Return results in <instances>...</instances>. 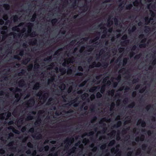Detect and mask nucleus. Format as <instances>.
Instances as JSON below:
<instances>
[{
    "label": "nucleus",
    "mask_w": 156,
    "mask_h": 156,
    "mask_svg": "<svg viewBox=\"0 0 156 156\" xmlns=\"http://www.w3.org/2000/svg\"><path fill=\"white\" fill-rule=\"evenodd\" d=\"M114 21L115 22V24L116 25H118V19L116 18L114 19Z\"/></svg>",
    "instance_id": "052dcab7"
},
{
    "label": "nucleus",
    "mask_w": 156,
    "mask_h": 156,
    "mask_svg": "<svg viewBox=\"0 0 156 156\" xmlns=\"http://www.w3.org/2000/svg\"><path fill=\"white\" fill-rule=\"evenodd\" d=\"M115 105V104L114 103L112 102V103L111 105V107L110 108V111H112L113 110V108H114Z\"/></svg>",
    "instance_id": "8fccbe9b"
},
{
    "label": "nucleus",
    "mask_w": 156,
    "mask_h": 156,
    "mask_svg": "<svg viewBox=\"0 0 156 156\" xmlns=\"http://www.w3.org/2000/svg\"><path fill=\"white\" fill-rule=\"evenodd\" d=\"M86 49L87 50L88 52L92 51L94 49V46L93 45H88L86 47Z\"/></svg>",
    "instance_id": "a211bd4d"
},
{
    "label": "nucleus",
    "mask_w": 156,
    "mask_h": 156,
    "mask_svg": "<svg viewBox=\"0 0 156 156\" xmlns=\"http://www.w3.org/2000/svg\"><path fill=\"white\" fill-rule=\"evenodd\" d=\"M8 18V16L7 14H5L3 17V19L5 20H6Z\"/></svg>",
    "instance_id": "4d7b16f0"
},
{
    "label": "nucleus",
    "mask_w": 156,
    "mask_h": 156,
    "mask_svg": "<svg viewBox=\"0 0 156 156\" xmlns=\"http://www.w3.org/2000/svg\"><path fill=\"white\" fill-rule=\"evenodd\" d=\"M94 134V132L93 131H90L88 133H85L84 135H83L82 136V138L84 136H89L93 135Z\"/></svg>",
    "instance_id": "393cba45"
},
{
    "label": "nucleus",
    "mask_w": 156,
    "mask_h": 156,
    "mask_svg": "<svg viewBox=\"0 0 156 156\" xmlns=\"http://www.w3.org/2000/svg\"><path fill=\"white\" fill-rule=\"evenodd\" d=\"M9 90L10 91L13 92H19L21 90L18 87H16V89L13 87H11L9 88Z\"/></svg>",
    "instance_id": "dca6fc26"
},
{
    "label": "nucleus",
    "mask_w": 156,
    "mask_h": 156,
    "mask_svg": "<svg viewBox=\"0 0 156 156\" xmlns=\"http://www.w3.org/2000/svg\"><path fill=\"white\" fill-rule=\"evenodd\" d=\"M30 58H27L24 60H23L22 63L24 65H26L30 60Z\"/></svg>",
    "instance_id": "aec40b11"
},
{
    "label": "nucleus",
    "mask_w": 156,
    "mask_h": 156,
    "mask_svg": "<svg viewBox=\"0 0 156 156\" xmlns=\"http://www.w3.org/2000/svg\"><path fill=\"white\" fill-rule=\"evenodd\" d=\"M141 56V54L139 53L135 55V56L134 57V59L135 60H137L139 59Z\"/></svg>",
    "instance_id": "4c0bfd02"
},
{
    "label": "nucleus",
    "mask_w": 156,
    "mask_h": 156,
    "mask_svg": "<svg viewBox=\"0 0 156 156\" xmlns=\"http://www.w3.org/2000/svg\"><path fill=\"white\" fill-rule=\"evenodd\" d=\"M33 65L32 64L29 65L27 66V70L28 71H30L32 70L33 68Z\"/></svg>",
    "instance_id": "49530a36"
},
{
    "label": "nucleus",
    "mask_w": 156,
    "mask_h": 156,
    "mask_svg": "<svg viewBox=\"0 0 156 156\" xmlns=\"http://www.w3.org/2000/svg\"><path fill=\"white\" fill-rule=\"evenodd\" d=\"M141 123V126L142 127H144L146 126V123L145 121L142 120L141 119H140L138 120L137 123V125H139Z\"/></svg>",
    "instance_id": "6e6552de"
},
{
    "label": "nucleus",
    "mask_w": 156,
    "mask_h": 156,
    "mask_svg": "<svg viewBox=\"0 0 156 156\" xmlns=\"http://www.w3.org/2000/svg\"><path fill=\"white\" fill-rule=\"evenodd\" d=\"M33 119V116L30 114H29L27 118V120H31Z\"/></svg>",
    "instance_id": "c03bdc74"
},
{
    "label": "nucleus",
    "mask_w": 156,
    "mask_h": 156,
    "mask_svg": "<svg viewBox=\"0 0 156 156\" xmlns=\"http://www.w3.org/2000/svg\"><path fill=\"white\" fill-rule=\"evenodd\" d=\"M136 29V25H133L131 29H129L128 30L129 34H131L132 32L134 31Z\"/></svg>",
    "instance_id": "4468645a"
},
{
    "label": "nucleus",
    "mask_w": 156,
    "mask_h": 156,
    "mask_svg": "<svg viewBox=\"0 0 156 156\" xmlns=\"http://www.w3.org/2000/svg\"><path fill=\"white\" fill-rule=\"evenodd\" d=\"M35 104V101L33 98H31L29 99L26 102V105L30 107L33 106Z\"/></svg>",
    "instance_id": "20e7f679"
},
{
    "label": "nucleus",
    "mask_w": 156,
    "mask_h": 156,
    "mask_svg": "<svg viewBox=\"0 0 156 156\" xmlns=\"http://www.w3.org/2000/svg\"><path fill=\"white\" fill-rule=\"evenodd\" d=\"M113 21L112 20H111L108 22L107 23V26L108 27H110L113 24Z\"/></svg>",
    "instance_id": "a18cd8bd"
},
{
    "label": "nucleus",
    "mask_w": 156,
    "mask_h": 156,
    "mask_svg": "<svg viewBox=\"0 0 156 156\" xmlns=\"http://www.w3.org/2000/svg\"><path fill=\"white\" fill-rule=\"evenodd\" d=\"M88 8V5L86 4L84 5L83 6L81 7V9L84 12H86Z\"/></svg>",
    "instance_id": "4be33fe9"
},
{
    "label": "nucleus",
    "mask_w": 156,
    "mask_h": 156,
    "mask_svg": "<svg viewBox=\"0 0 156 156\" xmlns=\"http://www.w3.org/2000/svg\"><path fill=\"white\" fill-rule=\"evenodd\" d=\"M36 18V15L35 14H34L33 15L32 18L30 19V21L32 22H34V21Z\"/></svg>",
    "instance_id": "ea45409f"
},
{
    "label": "nucleus",
    "mask_w": 156,
    "mask_h": 156,
    "mask_svg": "<svg viewBox=\"0 0 156 156\" xmlns=\"http://www.w3.org/2000/svg\"><path fill=\"white\" fill-rule=\"evenodd\" d=\"M102 96L101 94L99 92H98L96 94V97L97 98H101Z\"/></svg>",
    "instance_id": "09e8293b"
},
{
    "label": "nucleus",
    "mask_w": 156,
    "mask_h": 156,
    "mask_svg": "<svg viewBox=\"0 0 156 156\" xmlns=\"http://www.w3.org/2000/svg\"><path fill=\"white\" fill-rule=\"evenodd\" d=\"M106 144H103L100 147V149L103 150L105 149L106 147Z\"/></svg>",
    "instance_id": "338daca9"
},
{
    "label": "nucleus",
    "mask_w": 156,
    "mask_h": 156,
    "mask_svg": "<svg viewBox=\"0 0 156 156\" xmlns=\"http://www.w3.org/2000/svg\"><path fill=\"white\" fill-rule=\"evenodd\" d=\"M128 38L127 35L126 34H124L121 38V39L124 40L123 41H121L120 44L122 46H124L126 44H127L129 43V41L128 40H126Z\"/></svg>",
    "instance_id": "f03ea898"
},
{
    "label": "nucleus",
    "mask_w": 156,
    "mask_h": 156,
    "mask_svg": "<svg viewBox=\"0 0 156 156\" xmlns=\"http://www.w3.org/2000/svg\"><path fill=\"white\" fill-rule=\"evenodd\" d=\"M144 32L146 33H148L150 30V28L149 26H145L144 27Z\"/></svg>",
    "instance_id": "72a5a7b5"
},
{
    "label": "nucleus",
    "mask_w": 156,
    "mask_h": 156,
    "mask_svg": "<svg viewBox=\"0 0 156 156\" xmlns=\"http://www.w3.org/2000/svg\"><path fill=\"white\" fill-rule=\"evenodd\" d=\"M146 46V43H143L140 44L139 45V47L140 48H145Z\"/></svg>",
    "instance_id": "de8ad7c7"
},
{
    "label": "nucleus",
    "mask_w": 156,
    "mask_h": 156,
    "mask_svg": "<svg viewBox=\"0 0 156 156\" xmlns=\"http://www.w3.org/2000/svg\"><path fill=\"white\" fill-rule=\"evenodd\" d=\"M87 81H84L81 83L79 85V87H83L86 84Z\"/></svg>",
    "instance_id": "3c124183"
},
{
    "label": "nucleus",
    "mask_w": 156,
    "mask_h": 156,
    "mask_svg": "<svg viewBox=\"0 0 156 156\" xmlns=\"http://www.w3.org/2000/svg\"><path fill=\"white\" fill-rule=\"evenodd\" d=\"M39 65L38 64H35L34 65V70H37V69L39 68Z\"/></svg>",
    "instance_id": "5fc2aeb1"
},
{
    "label": "nucleus",
    "mask_w": 156,
    "mask_h": 156,
    "mask_svg": "<svg viewBox=\"0 0 156 156\" xmlns=\"http://www.w3.org/2000/svg\"><path fill=\"white\" fill-rule=\"evenodd\" d=\"M40 87V83L39 82H37L34 85L33 89L35 90H38Z\"/></svg>",
    "instance_id": "f3484780"
},
{
    "label": "nucleus",
    "mask_w": 156,
    "mask_h": 156,
    "mask_svg": "<svg viewBox=\"0 0 156 156\" xmlns=\"http://www.w3.org/2000/svg\"><path fill=\"white\" fill-rule=\"evenodd\" d=\"M13 21L14 22H18V16L17 15H15L13 16Z\"/></svg>",
    "instance_id": "473e14b6"
},
{
    "label": "nucleus",
    "mask_w": 156,
    "mask_h": 156,
    "mask_svg": "<svg viewBox=\"0 0 156 156\" xmlns=\"http://www.w3.org/2000/svg\"><path fill=\"white\" fill-rule=\"evenodd\" d=\"M141 153V150L140 149H138L136 153V155L140 154Z\"/></svg>",
    "instance_id": "69168bd1"
},
{
    "label": "nucleus",
    "mask_w": 156,
    "mask_h": 156,
    "mask_svg": "<svg viewBox=\"0 0 156 156\" xmlns=\"http://www.w3.org/2000/svg\"><path fill=\"white\" fill-rule=\"evenodd\" d=\"M8 129L9 130H12L13 132L16 134H19L20 132L17 130L15 129L12 126H10L8 127Z\"/></svg>",
    "instance_id": "9d476101"
},
{
    "label": "nucleus",
    "mask_w": 156,
    "mask_h": 156,
    "mask_svg": "<svg viewBox=\"0 0 156 156\" xmlns=\"http://www.w3.org/2000/svg\"><path fill=\"white\" fill-rule=\"evenodd\" d=\"M76 149V147H73L69 151V152H70V154L74 153Z\"/></svg>",
    "instance_id": "b1692460"
},
{
    "label": "nucleus",
    "mask_w": 156,
    "mask_h": 156,
    "mask_svg": "<svg viewBox=\"0 0 156 156\" xmlns=\"http://www.w3.org/2000/svg\"><path fill=\"white\" fill-rule=\"evenodd\" d=\"M101 29H105V30H104V32H103L105 34H103L101 36V38H104L106 36V34L107 33V29L105 27H104V26H103V27H101Z\"/></svg>",
    "instance_id": "2eb2a0df"
},
{
    "label": "nucleus",
    "mask_w": 156,
    "mask_h": 156,
    "mask_svg": "<svg viewBox=\"0 0 156 156\" xmlns=\"http://www.w3.org/2000/svg\"><path fill=\"white\" fill-rule=\"evenodd\" d=\"M41 119L40 118H38L34 123V125L35 126L39 125L41 122Z\"/></svg>",
    "instance_id": "5701e85b"
},
{
    "label": "nucleus",
    "mask_w": 156,
    "mask_h": 156,
    "mask_svg": "<svg viewBox=\"0 0 156 156\" xmlns=\"http://www.w3.org/2000/svg\"><path fill=\"white\" fill-rule=\"evenodd\" d=\"M58 19L56 18H54L52 20L51 22L53 25H54L57 22Z\"/></svg>",
    "instance_id": "e433bc0d"
},
{
    "label": "nucleus",
    "mask_w": 156,
    "mask_h": 156,
    "mask_svg": "<svg viewBox=\"0 0 156 156\" xmlns=\"http://www.w3.org/2000/svg\"><path fill=\"white\" fill-rule=\"evenodd\" d=\"M105 90V85H102L101 88L100 92L101 93L103 94Z\"/></svg>",
    "instance_id": "c85d7f7f"
},
{
    "label": "nucleus",
    "mask_w": 156,
    "mask_h": 156,
    "mask_svg": "<svg viewBox=\"0 0 156 156\" xmlns=\"http://www.w3.org/2000/svg\"><path fill=\"white\" fill-rule=\"evenodd\" d=\"M135 103L134 102H133L128 105V107L130 108H132L135 106Z\"/></svg>",
    "instance_id": "79ce46f5"
},
{
    "label": "nucleus",
    "mask_w": 156,
    "mask_h": 156,
    "mask_svg": "<svg viewBox=\"0 0 156 156\" xmlns=\"http://www.w3.org/2000/svg\"><path fill=\"white\" fill-rule=\"evenodd\" d=\"M145 36L144 34H140L139 36V38L140 39H141L144 38Z\"/></svg>",
    "instance_id": "774afa93"
},
{
    "label": "nucleus",
    "mask_w": 156,
    "mask_h": 156,
    "mask_svg": "<svg viewBox=\"0 0 156 156\" xmlns=\"http://www.w3.org/2000/svg\"><path fill=\"white\" fill-rule=\"evenodd\" d=\"M133 5L131 4H129L126 6V8L127 10H130L133 7Z\"/></svg>",
    "instance_id": "2f4dec72"
},
{
    "label": "nucleus",
    "mask_w": 156,
    "mask_h": 156,
    "mask_svg": "<svg viewBox=\"0 0 156 156\" xmlns=\"http://www.w3.org/2000/svg\"><path fill=\"white\" fill-rule=\"evenodd\" d=\"M37 40L35 38H34L30 41V44H32L33 45H35L37 43Z\"/></svg>",
    "instance_id": "cd10ccee"
},
{
    "label": "nucleus",
    "mask_w": 156,
    "mask_h": 156,
    "mask_svg": "<svg viewBox=\"0 0 156 156\" xmlns=\"http://www.w3.org/2000/svg\"><path fill=\"white\" fill-rule=\"evenodd\" d=\"M54 80H55L54 77H51L50 79H48V84H49L50 83H52Z\"/></svg>",
    "instance_id": "c756f323"
},
{
    "label": "nucleus",
    "mask_w": 156,
    "mask_h": 156,
    "mask_svg": "<svg viewBox=\"0 0 156 156\" xmlns=\"http://www.w3.org/2000/svg\"><path fill=\"white\" fill-rule=\"evenodd\" d=\"M101 66V63L100 62H98L97 63L94 62L93 63L89 66V67L90 68H93L94 67H99Z\"/></svg>",
    "instance_id": "39448f33"
},
{
    "label": "nucleus",
    "mask_w": 156,
    "mask_h": 156,
    "mask_svg": "<svg viewBox=\"0 0 156 156\" xmlns=\"http://www.w3.org/2000/svg\"><path fill=\"white\" fill-rule=\"evenodd\" d=\"M48 94L47 93H44L42 96L41 99H42L44 101H45L47 98Z\"/></svg>",
    "instance_id": "bb28decb"
},
{
    "label": "nucleus",
    "mask_w": 156,
    "mask_h": 156,
    "mask_svg": "<svg viewBox=\"0 0 156 156\" xmlns=\"http://www.w3.org/2000/svg\"><path fill=\"white\" fill-rule=\"evenodd\" d=\"M18 86L19 87H23L25 85V81L23 79H22L19 80L18 82Z\"/></svg>",
    "instance_id": "0eeeda50"
},
{
    "label": "nucleus",
    "mask_w": 156,
    "mask_h": 156,
    "mask_svg": "<svg viewBox=\"0 0 156 156\" xmlns=\"http://www.w3.org/2000/svg\"><path fill=\"white\" fill-rule=\"evenodd\" d=\"M147 147V144H143L142 145V148L143 150H145Z\"/></svg>",
    "instance_id": "bf43d9fd"
},
{
    "label": "nucleus",
    "mask_w": 156,
    "mask_h": 156,
    "mask_svg": "<svg viewBox=\"0 0 156 156\" xmlns=\"http://www.w3.org/2000/svg\"><path fill=\"white\" fill-rule=\"evenodd\" d=\"M32 136L34 138L36 139H41L42 138V135L40 134H39L37 136H36V134L33 135H32Z\"/></svg>",
    "instance_id": "6ab92c4d"
},
{
    "label": "nucleus",
    "mask_w": 156,
    "mask_h": 156,
    "mask_svg": "<svg viewBox=\"0 0 156 156\" xmlns=\"http://www.w3.org/2000/svg\"><path fill=\"white\" fill-rule=\"evenodd\" d=\"M122 124V123L121 121H119L117 122L116 124L114 125L113 127H114L118 128L121 126Z\"/></svg>",
    "instance_id": "412c9836"
},
{
    "label": "nucleus",
    "mask_w": 156,
    "mask_h": 156,
    "mask_svg": "<svg viewBox=\"0 0 156 156\" xmlns=\"http://www.w3.org/2000/svg\"><path fill=\"white\" fill-rule=\"evenodd\" d=\"M97 35L98 36L94 38L93 40H90V42L91 43H93L99 39L100 35V33L99 32H97Z\"/></svg>",
    "instance_id": "423d86ee"
},
{
    "label": "nucleus",
    "mask_w": 156,
    "mask_h": 156,
    "mask_svg": "<svg viewBox=\"0 0 156 156\" xmlns=\"http://www.w3.org/2000/svg\"><path fill=\"white\" fill-rule=\"evenodd\" d=\"M145 138V136L144 135H142L140 137H137L136 138L135 140L136 142H138L140 140L141 141H143Z\"/></svg>",
    "instance_id": "f8f14e48"
},
{
    "label": "nucleus",
    "mask_w": 156,
    "mask_h": 156,
    "mask_svg": "<svg viewBox=\"0 0 156 156\" xmlns=\"http://www.w3.org/2000/svg\"><path fill=\"white\" fill-rule=\"evenodd\" d=\"M52 58V56H50L44 58V60L45 62L51 61V60Z\"/></svg>",
    "instance_id": "7c9ffc66"
},
{
    "label": "nucleus",
    "mask_w": 156,
    "mask_h": 156,
    "mask_svg": "<svg viewBox=\"0 0 156 156\" xmlns=\"http://www.w3.org/2000/svg\"><path fill=\"white\" fill-rule=\"evenodd\" d=\"M33 26V24L32 23H28L26 25L28 28V33L29 34H30V35L31 37H34L37 36V34L35 32H33L31 33L32 31V28Z\"/></svg>",
    "instance_id": "f257e3e1"
},
{
    "label": "nucleus",
    "mask_w": 156,
    "mask_h": 156,
    "mask_svg": "<svg viewBox=\"0 0 156 156\" xmlns=\"http://www.w3.org/2000/svg\"><path fill=\"white\" fill-rule=\"evenodd\" d=\"M133 4L135 6H137L138 4V2L137 0H136L133 2Z\"/></svg>",
    "instance_id": "680f3d73"
},
{
    "label": "nucleus",
    "mask_w": 156,
    "mask_h": 156,
    "mask_svg": "<svg viewBox=\"0 0 156 156\" xmlns=\"http://www.w3.org/2000/svg\"><path fill=\"white\" fill-rule=\"evenodd\" d=\"M13 58L15 59H17L18 60L20 59V58L19 57L18 55H14Z\"/></svg>",
    "instance_id": "0e129e2a"
},
{
    "label": "nucleus",
    "mask_w": 156,
    "mask_h": 156,
    "mask_svg": "<svg viewBox=\"0 0 156 156\" xmlns=\"http://www.w3.org/2000/svg\"><path fill=\"white\" fill-rule=\"evenodd\" d=\"M77 4V1L76 0H74V2L71 5V8H74V7L76 6Z\"/></svg>",
    "instance_id": "a19ab883"
},
{
    "label": "nucleus",
    "mask_w": 156,
    "mask_h": 156,
    "mask_svg": "<svg viewBox=\"0 0 156 156\" xmlns=\"http://www.w3.org/2000/svg\"><path fill=\"white\" fill-rule=\"evenodd\" d=\"M53 98H50L48 100V101L47 103V105H50L51 104V102L53 100Z\"/></svg>",
    "instance_id": "864d4df0"
},
{
    "label": "nucleus",
    "mask_w": 156,
    "mask_h": 156,
    "mask_svg": "<svg viewBox=\"0 0 156 156\" xmlns=\"http://www.w3.org/2000/svg\"><path fill=\"white\" fill-rule=\"evenodd\" d=\"M100 87L99 86H94L93 87L90 89L89 91L90 92L93 93L97 89H100Z\"/></svg>",
    "instance_id": "9b49d317"
},
{
    "label": "nucleus",
    "mask_w": 156,
    "mask_h": 156,
    "mask_svg": "<svg viewBox=\"0 0 156 156\" xmlns=\"http://www.w3.org/2000/svg\"><path fill=\"white\" fill-rule=\"evenodd\" d=\"M39 65L38 64H35L34 65V70H37V69L39 68Z\"/></svg>",
    "instance_id": "6e6d98bb"
},
{
    "label": "nucleus",
    "mask_w": 156,
    "mask_h": 156,
    "mask_svg": "<svg viewBox=\"0 0 156 156\" xmlns=\"http://www.w3.org/2000/svg\"><path fill=\"white\" fill-rule=\"evenodd\" d=\"M115 140H113L111 141L108 144L109 146H112L115 143Z\"/></svg>",
    "instance_id": "58836bf2"
},
{
    "label": "nucleus",
    "mask_w": 156,
    "mask_h": 156,
    "mask_svg": "<svg viewBox=\"0 0 156 156\" xmlns=\"http://www.w3.org/2000/svg\"><path fill=\"white\" fill-rule=\"evenodd\" d=\"M12 30L13 31H19L20 30V29L19 27H18V26H16L13 27L12 28Z\"/></svg>",
    "instance_id": "37998d69"
},
{
    "label": "nucleus",
    "mask_w": 156,
    "mask_h": 156,
    "mask_svg": "<svg viewBox=\"0 0 156 156\" xmlns=\"http://www.w3.org/2000/svg\"><path fill=\"white\" fill-rule=\"evenodd\" d=\"M48 156H58V154L56 152L53 154L51 153L49 154Z\"/></svg>",
    "instance_id": "e2e57ef3"
},
{
    "label": "nucleus",
    "mask_w": 156,
    "mask_h": 156,
    "mask_svg": "<svg viewBox=\"0 0 156 156\" xmlns=\"http://www.w3.org/2000/svg\"><path fill=\"white\" fill-rule=\"evenodd\" d=\"M74 139L73 138H67L64 141V143L68 144V145H69V144L70 142L71 143L73 141Z\"/></svg>",
    "instance_id": "1a4fd4ad"
},
{
    "label": "nucleus",
    "mask_w": 156,
    "mask_h": 156,
    "mask_svg": "<svg viewBox=\"0 0 156 156\" xmlns=\"http://www.w3.org/2000/svg\"><path fill=\"white\" fill-rule=\"evenodd\" d=\"M26 72V71L25 70L23 69H22L21 70V72L19 73H18L17 75L19 76H21L22 75H23Z\"/></svg>",
    "instance_id": "f704fd0d"
},
{
    "label": "nucleus",
    "mask_w": 156,
    "mask_h": 156,
    "mask_svg": "<svg viewBox=\"0 0 156 156\" xmlns=\"http://www.w3.org/2000/svg\"><path fill=\"white\" fill-rule=\"evenodd\" d=\"M73 57L72 58H68L67 59H65L64 62L62 63V66L64 67L66 66L70 63H73Z\"/></svg>",
    "instance_id": "7ed1b4c3"
},
{
    "label": "nucleus",
    "mask_w": 156,
    "mask_h": 156,
    "mask_svg": "<svg viewBox=\"0 0 156 156\" xmlns=\"http://www.w3.org/2000/svg\"><path fill=\"white\" fill-rule=\"evenodd\" d=\"M153 18L152 17H150V18L148 17H146L145 18V24L146 25L150 23L151 20H153Z\"/></svg>",
    "instance_id": "ddd939ff"
},
{
    "label": "nucleus",
    "mask_w": 156,
    "mask_h": 156,
    "mask_svg": "<svg viewBox=\"0 0 156 156\" xmlns=\"http://www.w3.org/2000/svg\"><path fill=\"white\" fill-rule=\"evenodd\" d=\"M3 6L4 8L6 10H9L10 8V6L9 4H4Z\"/></svg>",
    "instance_id": "c9c22d12"
},
{
    "label": "nucleus",
    "mask_w": 156,
    "mask_h": 156,
    "mask_svg": "<svg viewBox=\"0 0 156 156\" xmlns=\"http://www.w3.org/2000/svg\"><path fill=\"white\" fill-rule=\"evenodd\" d=\"M59 71L61 73L62 75H64L66 73V69L64 68H60L59 69Z\"/></svg>",
    "instance_id": "a878e982"
},
{
    "label": "nucleus",
    "mask_w": 156,
    "mask_h": 156,
    "mask_svg": "<svg viewBox=\"0 0 156 156\" xmlns=\"http://www.w3.org/2000/svg\"><path fill=\"white\" fill-rule=\"evenodd\" d=\"M127 60L128 59L127 58H125L123 59V65H126L127 64Z\"/></svg>",
    "instance_id": "603ef678"
},
{
    "label": "nucleus",
    "mask_w": 156,
    "mask_h": 156,
    "mask_svg": "<svg viewBox=\"0 0 156 156\" xmlns=\"http://www.w3.org/2000/svg\"><path fill=\"white\" fill-rule=\"evenodd\" d=\"M97 119V117L96 116H94L91 121V123H93L94 122H95L96 120Z\"/></svg>",
    "instance_id": "13d9d810"
}]
</instances>
